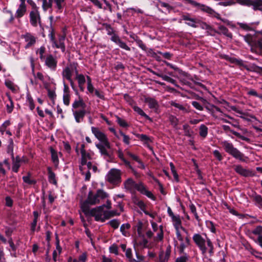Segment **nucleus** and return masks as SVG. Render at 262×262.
I'll return each mask as SVG.
<instances>
[{"label": "nucleus", "instance_id": "16", "mask_svg": "<svg viewBox=\"0 0 262 262\" xmlns=\"http://www.w3.org/2000/svg\"><path fill=\"white\" fill-rule=\"evenodd\" d=\"M137 184L132 178H128L123 183L124 188L130 192L135 190Z\"/></svg>", "mask_w": 262, "mask_h": 262}, {"label": "nucleus", "instance_id": "62", "mask_svg": "<svg viewBox=\"0 0 262 262\" xmlns=\"http://www.w3.org/2000/svg\"><path fill=\"white\" fill-rule=\"evenodd\" d=\"M13 141L12 139L10 140V144L9 145L8 147V150L7 152L8 154H9L11 158L14 157V154H13Z\"/></svg>", "mask_w": 262, "mask_h": 262}, {"label": "nucleus", "instance_id": "3", "mask_svg": "<svg viewBox=\"0 0 262 262\" xmlns=\"http://www.w3.org/2000/svg\"><path fill=\"white\" fill-rule=\"evenodd\" d=\"M121 171L116 168H112L105 176V180L110 183L118 185L121 182Z\"/></svg>", "mask_w": 262, "mask_h": 262}, {"label": "nucleus", "instance_id": "32", "mask_svg": "<svg viewBox=\"0 0 262 262\" xmlns=\"http://www.w3.org/2000/svg\"><path fill=\"white\" fill-rule=\"evenodd\" d=\"M26 12V5H19L16 12V16L18 18L21 17Z\"/></svg>", "mask_w": 262, "mask_h": 262}, {"label": "nucleus", "instance_id": "52", "mask_svg": "<svg viewBox=\"0 0 262 262\" xmlns=\"http://www.w3.org/2000/svg\"><path fill=\"white\" fill-rule=\"evenodd\" d=\"M105 213L107 216V219L115 215H120V213L118 212L116 210L105 211Z\"/></svg>", "mask_w": 262, "mask_h": 262}, {"label": "nucleus", "instance_id": "20", "mask_svg": "<svg viewBox=\"0 0 262 262\" xmlns=\"http://www.w3.org/2000/svg\"><path fill=\"white\" fill-rule=\"evenodd\" d=\"M12 171L15 172H17L18 171L19 168L20 166V164L21 163L22 160L19 156H16L15 158L14 157L12 158Z\"/></svg>", "mask_w": 262, "mask_h": 262}, {"label": "nucleus", "instance_id": "55", "mask_svg": "<svg viewBox=\"0 0 262 262\" xmlns=\"http://www.w3.org/2000/svg\"><path fill=\"white\" fill-rule=\"evenodd\" d=\"M117 121L119 125L121 127H126L128 126V124L127 122L124 120L119 117H117Z\"/></svg>", "mask_w": 262, "mask_h": 262}, {"label": "nucleus", "instance_id": "9", "mask_svg": "<svg viewBox=\"0 0 262 262\" xmlns=\"http://www.w3.org/2000/svg\"><path fill=\"white\" fill-rule=\"evenodd\" d=\"M77 66V63H74L73 65L70 64L66 67L62 71V76L63 79H67L70 82L71 86L74 85V81L72 79L73 69H74V67Z\"/></svg>", "mask_w": 262, "mask_h": 262}, {"label": "nucleus", "instance_id": "21", "mask_svg": "<svg viewBox=\"0 0 262 262\" xmlns=\"http://www.w3.org/2000/svg\"><path fill=\"white\" fill-rule=\"evenodd\" d=\"M173 226L175 229H181L185 233H187L186 229L182 226L181 221L179 216H174L172 217Z\"/></svg>", "mask_w": 262, "mask_h": 262}, {"label": "nucleus", "instance_id": "24", "mask_svg": "<svg viewBox=\"0 0 262 262\" xmlns=\"http://www.w3.org/2000/svg\"><path fill=\"white\" fill-rule=\"evenodd\" d=\"M47 170L48 173L49 182L54 185H56L57 182L56 179V176L55 173L52 171V168L51 167H48L47 168Z\"/></svg>", "mask_w": 262, "mask_h": 262}, {"label": "nucleus", "instance_id": "12", "mask_svg": "<svg viewBox=\"0 0 262 262\" xmlns=\"http://www.w3.org/2000/svg\"><path fill=\"white\" fill-rule=\"evenodd\" d=\"M91 130L95 137L100 141V142L108 140L106 135L101 132L98 128L92 126L91 127Z\"/></svg>", "mask_w": 262, "mask_h": 262}, {"label": "nucleus", "instance_id": "29", "mask_svg": "<svg viewBox=\"0 0 262 262\" xmlns=\"http://www.w3.org/2000/svg\"><path fill=\"white\" fill-rule=\"evenodd\" d=\"M190 244V240L188 237H186L185 240L183 239V242H180V244L179 245V251L180 252L182 253L184 252V249L189 245Z\"/></svg>", "mask_w": 262, "mask_h": 262}, {"label": "nucleus", "instance_id": "31", "mask_svg": "<svg viewBox=\"0 0 262 262\" xmlns=\"http://www.w3.org/2000/svg\"><path fill=\"white\" fill-rule=\"evenodd\" d=\"M170 104L172 106L178 108L180 110L182 111L184 113H188L189 112L188 108L186 107V105L184 106L181 104L177 103L176 102L173 101L170 102Z\"/></svg>", "mask_w": 262, "mask_h": 262}, {"label": "nucleus", "instance_id": "17", "mask_svg": "<svg viewBox=\"0 0 262 262\" xmlns=\"http://www.w3.org/2000/svg\"><path fill=\"white\" fill-rule=\"evenodd\" d=\"M72 112L75 119L77 123H79L83 120L85 114V111L84 110L82 109L79 111L72 110Z\"/></svg>", "mask_w": 262, "mask_h": 262}, {"label": "nucleus", "instance_id": "64", "mask_svg": "<svg viewBox=\"0 0 262 262\" xmlns=\"http://www.w3.org/2000/svg\"><path fill=\"white\" fill-rule=\"evenodd\" d=\"M188 258V256L185 255L178 257L176 260V262H187Z\"/></svg>", "mask_w": 262, "mask_h": 262}, {"label": "nucleus", "instance_id": "14", "mask_svg": "<svg viewBox=\"0 0 262 262\" xmlns=\"http://www.w3.org/2000/svg\"><path fill=\"white\" fill-rule=\"evenodd\" d=\"M74 70L76 74V79L77 80L78 85L79 89L81 91H84V85L86 81L85 76L82 74H79L77 69L76 66L74 67Z\"/></svg>", "mask_w": 262, "mask_h": 262}, {"label": "nucleus", "instance_id": "35", "mask_svg": "<svg viewBox=\"0 0 262 262\" xmlns=\"http://www.w3.org/2000/svg\"><path fill=\"white\" fill-rule=\"evenodd\" d=\"M234 169L236 172L241 175L244 176H247L248 175L249 172L241 165L235 166Z\"/></svg>", "mask_w": 262, "mask_h": 262}, {"label": "nucleus", "instance_id": "56", "mask_svg": "<svg viewBox=\"0 0 262 262\" xmlns=\"http://www.w3.org/2000/svg\"><path fill=\"white\" fill-rule=\"evenodd\" d=\"M63 102L64 105L69 106L70 103V94L63 95Z\"/></svg>", "mask_w": 262, "mask_h": 262}, {"label": "nucleus", "instance_id": "40", "mask_svg": "<svg viewBox=\"0 0 262 262\" xmlns=\"http://www.w3.org/2000/svg\"><path fill=\"white\" fill-rule=\"evenodd\" d=\"M244 38V40L248 43V44L250 46H252L254 44V41H253V37L252 35L250 34H247L245 36H243Z\"/></svg>", "mask_w": 262, "mask_h": 262}, {"label": "nucleus", "instance_id": "59", "mask_svg": "<svg viewBox=\"0 0 262 262\" xmlns=\"http://www.w3.org/2000/svg\"><path fill=\"white\" fill-rule=\"evenodd\" d=\"M33 74L35 79L40 80V81H43L44 80V76L43 74L40 72H37V73H35L34 71V69H33Z\"/></svg>", "mask_w": 262, "mask_h": 262}, {"label": "nucleus", "instance_id": "58", "mask_svg": "<svg viewBox=\"0 0 262 262\" xmlns=\"http://www.w3.org/2000/svg\"><path fill=\"white\" fill-rule=\"evenodd\" d=\"M117 44L118 45V46L120 48H121L126 51H130V48L126 44V43L122 41L121 39L119 40V41Z\"/></svg>", "mask_w": 262, "mask_h": 262}, {"label": "nucleus", "instance_id": "42", "mask_svg": "<svg viewBox=\"0 0 262 262\" xmlns=\"http://www.w3.org/2000/svg\"><path fill=\"white\" fill-rule=\"evenodd\" d=\"M169 165L170 167L171 172L173 176L174 179L176 180V181L178 182L179 181V176L177 172L174 165L172 162L170 163Z\"/></svg>", "mask_w": 262, "mask_h": 262}, {"label": "nucleus", "instance_id": "45", "mask_svg": "<svg viewBox=\"0 0 262 262\" xmlns=\"http://www.w3.org/2000/svg\"><path fill=\"white\" fill-rule=\"evenodd\" d=\"M129 227H130V225L128 223L123 224L121 225V226L120 227V231L124 236H127V233L126 230L127 229H129Z\"/></svg>", "mask_w": 262, "mask_h": 262}, {"label": "nucleus", "instance_id": "11", "mask_svg": "<svg viewBox=\"0 0 262 262\" xmlns=\"http://www.w3.org/2000/svg\"><path fill=\"white\" fill-rule=\"evenodd\" d=\"M135 190H137L141 194L145 195L147 197L152 200H155L156 199L152 192L148 190L146 186L142 183L137 184Z\"/></svg>", "mask_w": 262, "mask_h": 262}, {"label": "nucleus", "instance_id": "43", "mask_svg": "<svg viewBox=\"0 0 262 262\" xmlns=\"http://www.w3.org/2000/svg\"><path fill=\"white\" fill-rule=\"evenodd\" d=\"M134 110L140 115L144 117L146 119H149L148 116H147L140 107L135 106L134 107Z\"/></svg>", "mask_w": 262, "mask_h": 262}, {"label": "nucleus", "instance_id": "22", "mask_svg": "<svg viewBox=\"0 0 262 262\" xmlns=\"http://www.w3.org/2000/svg\"><path fill=\"white\" fill-rule=\"evenodd\" d=\"M85 107V103L81 98L76 99L72 104V110H75L78 108H82L84 110Z\"/></svg>", "mask_w": 262, "mask_h": 262}, {"label": "nucleus", "instance_id": "4", "mask_svg": "<svg viewBox=\"0 0 262 262\" xmlns=\"http://www.w3.org/2000/svg\"><path fill=\"white\" fill-rule=\"evenodd\" d=\"M226 152L232 156L234 158L243 161V154L237 148L233 146L232 143L228 141H223L221 142Z\"/></svg>", "mask_w": 262, "mask_h": 262}, {"label": "nucleus", "instance_id": "30", "mask_svg": "<svg viewBox=\"0 0 262 262\" xmlns=\"http://www.w3.org/2000/svg\"><path fill=\"white\" fill-rule=\"evenodd\" d=\"M50 150L51 153L52 160L55 167H57L59 164L57 152L53 148H51Z\"/></svg>", "mask_w": 262, "mask_h": 262}, {"label": "nucleus", "instance_id": "27", "mask_svg": "<svg viewBox=\"0 0 262 262\" xmlns=\"http://www.w3.org/2000/svg\"><path fill=\"white\" fill-rule=\"evenodd\" d=\"M250 6L253 7L254 10H259L262 11V1L261 0H251Z\"/></svg>", "mask_w": 262, "mask_h": 262}, {"label": "nucleus", "instance_id": "1", "mask_svg": "<svg viewBox=\"0 0 262 262\" xmlns=\"http://www.w3.org/2000/svg\"><path fill=\"white\" fill-rule=\"evenodd\" d=\"M108 194L102 189L97 190L96 194H93L92 191L89 192L86 200L81 204V209L85 213H88L89 205H95L100 203L101 200H103L108 197Z\"/></svg>", "mask_w": 262, "mask_h": 262}, {"label": "nucleus", "instance_id": "28", "mask_svg": "<svg viewBox=\"0 0 262 262\" xmlns=\"http://www.w3.org/2000/svg\"><path fill=\"white\" fill-rule=\"evenodd\" d=\"M155 233H156V235L154 237V242H159L162 241L163 239V227L160 226V230H158Z\"/></svg>", "mask_w": 262, "mask_h": 262}, {"label": "nucleus", "instance_id": "19", "mask_svg": "<svg viewBox=\"0 0 262 262\" xmlns=\"http://www.w3.org/2000/svg\"><path fill=\"white\" fill-rule=\"evenodd\" d=\"M65 36L60 35L58 36V41L55 42L53 47L60 49L62 52L65 51L66 47L64 45Z\"/></svg>", "mask_w": 262, "mask_h": 262}, {"label": "nucleus", "instance_id": "5", "mask_svg": "<svg viewBox=\"0 0 262 262\" xmlns=\"http://www.w3.org/2000/svg\"><path fill=\"white\" fill-rule=\"evenodd\" d=\"M103 208L104 206H100L91 210L88 208V213L85 214L94 216L96 221L103 222L107 219L105 211L103 210Z\"/></svg>", "mask_w": 262, "mask_h": 262}, {"label": "nucleus", "instance_id": "54", "mask_svg": "<svg viewBox=\"0 0 262 262\" xmlns=\"http://www.w3.org/2000/svg\"><path fill=\"white\" fill-rule=\"evenodd\" d=\"M48 97L54 101L56 97V95L54 90L48 89Z\"/></svg>", "mask_w": 262, "mask_h": 262}, {"label": "nucleus", "instance_id": "37", "mask_svg": "<svg viewBox=\"0 0 262 262\" xmlns=\"http://www.w3.org/2000/svg\"><path fill=\"white\" fill-rule=\"evenodd\" d=\"M8 102L6 104L7 112L8 113H11L14 108V104L11 97L8 95Z\"/></svg>", "mask_w": 262, "mask_h": 262}, {"label": "nucleus", "instance_id": "47", "mask_svg": "<svg viewBox=\"0 0 262 262\" xmlns=\"http://www.w3.org/2000/svg\"><path fill=\"white\" fill-rule=\"evenodd\" d=\"M136 228L137 229L138 235L140 236L143 237V235L142 234V228H143L142 223L140 221L138 222L136 226Z\"/></svg>", "mask_w": 262, "mask_h": 262}, {"label": "nucleus", "instance_id": "38", "mask_svg": "<svg viewBox=\"0 0 262 262\" xmlns=\"http://www.w3.org/2000/svg\"><path fill=\"white\" fill-rule=\"evenodd\" d=\"M208 134V128L204 124L200 126V135L201 137H206Z\"/></svg>", "mask_w": 262, "mask_h": 262}, {"label": "nucleus", "instance_id": "44", "mask_svg": "<svg viewBox=\"0 0 262 262\" xmlns=\"http://www.w3.org/2000/svg\"><path fill=\"white\" fill-rule=\"evenodd\" d=\"M46 52V48L44 46H41L36 51V53L39 54V57L41 60L45 59L44 54Z\"/></svg>", "mask_w": 262, "mask_h": 262}, {"label": "nucleus", "instance_id": "2", "mask_svg": "<svg viewBox=\"0 0 262 262\" xmlns=\"http://www.w3.org/2000/svg\"><path fill=\"white\" fill-rule=\"evenodd\" d=\"M192 239L196 245L202 251V254H204L207 250V247L210 253L213 252V246L210 239L205 235V237H203L201 234L195 233L193 235Z\"/></svg>", "mask_w": 262, "mask_h": 262}, {"label": "nucleus", "instance_id": "15", "mask_svg": "<svg viewBox=\"0 0 262 262\" xmlns=\"http://www.w3.org/2000/svg\"><path fill=\"white\" fill-rule=\"evenodd\" d=\"M23 38L27 43L25 46V49H28L33 46L36 42V38L31 34L27 33L23 35Z\"/></svg>", "mask_w": 262, "mask_h": 262}, {"label": "nucleus", "instance_id": "6", "mask_svg": "<svg viewBox=\"0 0 262 262\" xmlns=\"http://www.w3.org/2000/svg\"><path fill=\"white\" fill-rule=\"evenodd\" d=\"M32 7L33 9L30 13V21L33 26L36 27L40 23V16L35 4H33Z\"/></svg>", "mask_w": 262, "mask_h": 262}, {"label": "nucleus", "instance_id": "36", "mask_svg": "<svg viewBox=\"0 0 262 262\" xmlns=\"http://www.w3.org/2000/svg\"><path fill=\"white\" fill-rule=\"evenodd\" d=\"M219 30L220 31L221 33L223 34L226 35L228 37L230 38V39L232 37V34L229 32L228 29L225 27L224 26H220L219 27Z\"/></svg>", "mask_w": 262, "mask_h": 262}, {"label": "nucleus", "instance_id": "8", "mask_svg": "<svg viewBox=\"0 0 262 262\" xmlns=\"http://www.w3.org/2000/svg\"><path fill=\"white\" fill-rule=\"evenodd\" d=\"M96 146L99 149L101 155L107 157L111 156V146L108 140L99 142L96 144Z\"/></svg>", "mask_w": 262, "mask_h": 262}, {"label": "nucleus", "instance_id": "41", "mask_svg": "<svg viewBox=\"0 0 262 262\" xmlns=\"http://www.w3.org/2000/svg\"><path fill=\"white\" fill-rule=\"evenodd\" d=\"M52 0H49L48 2L47 0H46V1H43L42 7L43 10L45 11H46L49 8H51L52 6Z\"/></svg>", "mask_w": 262, "mask_h": 262}, {"label": "nucleus", "instance_id": "10", "mask_svg": "<svg viewBox=\"0 0 262 262\" xmlns=\"http://www.w3.org/2000/svg\"><path fill=\"white\" fill-rule=\"evenodd\" d=\"M45 64L51 70L55 71L57 64V60L56 57L49 54L45 58Z\"/></svg>", "mask_w": 262, "mask_h": 262}, {"label": "nucleus", "instance_id": "13", "mask_svg": "<svg viewBox=\"0 0 262 262\" xmlns=\"http://www.w3.org/2000/svg\"><path fill=\"white\" fill-rule=\"evenodd\" d=\"M252 233L256 238L255 242L262 248V226L256 227L252 230Z\"/></svg>", "mask_w": 262, "mask_h": 262}, {"label": "nucleus", "instance_id": "33", "mask_svg": "<svg viewBox=\"0 0 262 262\" xmlns=\"http://www.w3.org/2000/svg\"><path fill=\"white\" fill-rule=\"evenodd\" d=\"M170 254V250L167 249L165 252H162L160 253L159 256L161 261H167L169 257Z\"/></svg>", "mask_w": 262, "mask_h": 262}, {"label": "nucleus", "instance_id": "60", "mask_svg": "<svg viewBox=\"0 0 262 262\" xmlns=\"http://www.w3.org/2000/svg\"><path fill=\"white\" fill-rule=\"evenodd\" d=\"M109 250L111 253H114L115 255L118 254V248L115 244H113L110 246Z\"/></svg>", "mask_w": 262, "mask_h": 262}, {"label": "nucleus", "instance_id": "26", "mask_svg": "<svg viewBox=\"0 0 262 262\" xmlns=\"http://www.w3.org/2000/svg\"><path fill=\"white\" fill-rule=\"evenodd\" d=\"M183 20L186 21L187 25L193 28H196V19L195 18H191L188 15H183Z\"/></svg>", "mask_w": 262, "mask_h": 262}, {"label": "nucleus", "instance_id": "63", "mask_svg": "<svg viewBox=\"0 0 262 262\" xmlns=\"http://www.w3.org/2000/svg\"><path fill=\"white\" fill-rule=\"evenodd\" d=\"M109 224L114 229H117L118 228L120 223L117 220H113L110 221Z\"/></svg>", "mask_w": 262, "mask_h": 262}, {"label": "nucleus", "instance_id": "49", "mask_svg": "<svg viewBox=\"0 0 262 262\" xmlns=\"http://www.w3.org/2000/svg\"><path fill=\"white\" fill-rule=\"evenodd\" d=\"M23 179L24 182L30 185L35 184L36 183L35 180L31 179L29 176H24Z\"/></svg>", "mask_w": 262, "mask_h": 262}, {"label": "nucleus", "instance_id": "7", "mask_svg": "<svg viewBox=\"0 0 262 262\" xmlns=\"http://www.w3.org/2000/svg\"><path fill=\"white\" fill-rule=\"evenodd\" d=\"M80 153H81V160L79 165V169L82 172V174H84V166H85L86 163L88 162V161L91 159V156L90 153L86 151L84 148V145L82 144L80 147Z\"/></svg>", "mask_w": 262, "mask_h": 262}, {"label": "nucleus", "instance_id": "51", "mask_svg": "<svg viewBox=\"0 0 262 262\" xmlns=\"http://www.w3.org/2000/svg\"><path fill=\"white\" fill-rule=\"evenodd\" d=\"M5 85L9 89H10L12 91H14L15 90V88L14 83L12 81L10 80H6L5 81Z\"/></svg>", "mask_w": 262, "mask_h": 262}, {"label": "nucleus", "instance_id": "48", "mask_svg": "<svg viewBox=\"0 0 262 262\" xmlns=\"http://www.w3.org/2000/svg\"><path fill=\"white\" fill-rule=\"evenodd\" d=\"M176 236H177V239L180 242H183V239L184 238H183L182 234L184 232L181 229H176Z\"/></svg>", "mask_w": 262, "mask_h": 262}, {"label": "nucleus", "instance_id": "50", "mask_svg": "<svg viewBox=\"0 0 262 262\" xmlns=\"http://www.w3.org/2000/svg\"><path fill=\"white\" fill-rule=\"evenodd\" d=\"M206 225L207 228L210 230L211 232L215 233V228L212 222L210 221H207L206 222Z\"/></svg>", "mask_w": 262, "mask_h": 262}, {"label": "nucleus", "instance_id": "53", "mask_svg": "<svg viewBox=\"0 0 262 262\" xmlns=\"http://www.w3.org/2000/svg\"><path fill=\"white\" fill-rule=\"evenodd\" d=\"M235 2L236 4L238 3L242 6H250L251 0H235Z\"/></svg>", "mask_w": 262, "mask_h": 262}, {"label": "nucleus", "instance_id": "46", "mask_svg": "<svg viewBox=\"0 0 262 262\" xmlns=\"http://www.w3.org/2000/svg\"><path fill=\"white\" fill-rule=\"evenodd\" d=\"M237 25L239 26L240 28L244 30L250 31L252 30V27L249 24L242 23H237Z\"/></svg>", "mask_w": 262, "mask_h": 262}, {"label": "nucleus", "instance_id": "34", "mask_svg": "<svg viewBox=\"0 0 262 262\" xmlns=\"http://www.w3.org/2000/svg\"><path fill=\"white\" fill-rule=\"evenodd\" d=\"M87 259V254L85 252L83 253L81 255H80L78 259H72L71 257H70L69 259L68 262H85Z\"/></svg>", "mask_w": 262, "mask_h": 262}, {"label": "nucleus", "instance_id": "61", "mask_svg": "<svg viewBox=\"0 0 262 262\" xmlns=\"http://www.w3.org/2000/svg\"><path fill=\"white\" fill-rule=\"evenodd\" d=\"M119 133H120V135L123 137V142L127 145L129 144L130 143V138H129V136L126 135L121 131H120Z\"/></svg>", "mask_w": 262, "mask_h": 262}, {"label": "nucleus", "instance_id": "18", "mask_svg": "<svg viewBox=\"0 0 262 262\" xmlns=\"http://www.w3.org/2000/svg\"><path fill=\"white\" fill-rule=\"evenodd\" d=\"M211 113L212 116L219 119V118H221L222 116H226L230 119H232V118L230 117L228 115H226V114H223V113L221 111V109L217 106H213L211 108Z\"/></svg>", "mask_w": 262, "mask_h": 262}, {"label": "nucleus", "instance_id": "25", "mask_svg": "<svg viewBox=\"0 0 262 262\" xmlns=\"http://www.w3.org/2000/svg\"><path fill=\"white\" fill-rule=\"evenodd\" d=\"M255 204L260 209H262V197L261 195L255 193L252 195Z\"/></svg>", "mask_w": 262, "mask_h": 262}, {"label": "nucleus", "instance_id": "23", "mask_svg": "<svg viewBox=\"0 0 262 262\" xmlns=\"http://www.w3.org/2000/svg\"><path fill=\"white\" fill-rule=\"evenodd\" d=\"M145 102L148 104L150 108L157 109L158 107V103L154 98L150 97L145 98Z\"/></svg>", "mask_w": 262, "mask_h": 262}, {"label": "nucleus", "instance_id": "57", "mask_svg": "<svg viewBox=\"0 0 262 262\" xmlns=\"http://www.w3.org/2000/svg\"><path fill=\"white\" fill-rule=\"evenodd\" d=\"M189 208L191 212L194 214L195 218L198 221H199V217L197 214L196 209L195 206L193 204H191L189 205Z\"/></svg>", "mask_w": 262, "mask_h": 262}, {"label": "nucleus", "instance_id": "39", "mask_svg": "<svg viewBox=\"0 0 262 262\" xmlns=\"http://www.w3.org/2000/svg\"><path fill=\"white\" fill-rule=\"evenodd\" d=\"M236 4L235 0H227L225 1L220 2L219 3V5L220 6L227 7Z\"/></svg>", "mask_w": 262, "mask_h": 262}]
</instances>
